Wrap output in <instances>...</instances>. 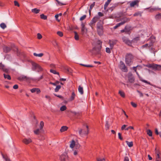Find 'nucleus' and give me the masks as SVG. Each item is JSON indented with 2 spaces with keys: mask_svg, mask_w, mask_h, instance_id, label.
Returning <instances> with one entry per match:
<instances>
[{
  "mask_svg": "<svg viewBox=\"0 0 161 161\" xmlns=\"http://www.w3.org/2000/svg\"><path fill=\"white\" fill-rule=\"evenodd\" d=\"M133 56L130 53L127 54L125 57L126 64L129 66L130 65L133 63Z\"/></svg>",
  "mask_w": 161,
  "mask_h": 161,
  "instance_id": "1",
  "label": "nucleus"
},
{
  "mask_svg": "<svg viewBox=\"0 0 161 161\" xmlns=\"http://www.w3.org/2000/svg\"><path fill=\"white\" fill-rule=\"evenodd\" d=\"M32 69L33 71H37L38 72H40L43 70V69L38 64L34 62H32Z\"/></svg>",
  "mask_w": 161,
  "mask_h": 161,
  "instance_id": "2",
  "label": "nucleus"
},
{
  "mask_svg": "<svg viewBox=\"0 0 161 161\" xmlns=\"http://www.w3.org/2000/svg\"><path fill=\"white\" fill-rule=\"evenodd\" d=\"M102 42L100 40H98L97 42V44L98 45V46L97 48L96 47H95L93 48V50L94 51H95V53L96 54H99L100 53V50L102 47Z\"/></svg>",
  "mask_w": 161,
  "mask_h": 161,
  "instance_id": "3",
  "label": "nucleus"
},
{
  "mask_svg": "<svg viewBox=\"0 0 161 161\" xmlns=\"http://www.w3.org/2000/svg\"><path fill=\"white\" fill-rule=\"evenodd\" d=\"M137 38H136L133 39L132 41H130L129 40L127 37L124 36L122 37V39L123 42H125V44L128 45L129 46H130L132 44V42L135 41L136 40H137Z\"/></svg>",
  "mask_w": 161,
  "mask_h": 161,
  "instance_id": "4",
  "label": "nucleus"
},
{
  "mask_svg": "<svg viewBox=\"0 0 161 161\" xmlns=\"http://www.w3.org/2000/svg\"><path fill=\"white\" fill-rule=\"evenodd\" d=\"M119 68L122 71L124 72L127 71V68L126 67L124 63L122 61H120L119 62Z\"/></svg>",
  "mask_w": 161,
  "mask_h": 161,
  "instance_id": "5",
  "label": "nucleus"
},
{
  "mask_svg": "<svg viewBox=\"0 0 161 161\" xmlns=\"http://www.w3.org/2000/svg\"><path fill=\"white\" fill-rule=\"evenodd\" d=\"M87 129L86 130H84L82 129H80L79 131V133L80 135L81 136H83L85 135H87L89 132L88 127L87 125L86 126Z\"/></svg>",
  "mask_w": 161,
  "mask_h": 161,
  "instance_id": "6",
  "label": "nucleus"
},
{
  "mask_svg": "<svg viewBox=\"0 0 161 161\" xmlns=\"http://www.w3.org/2000/svg\"><path fill=\"white\" fill-rule=\"evenodd\" d=\"M44 125V123L43 121H41L40 123V128L34 130V133L35 134L38 135L41 132V131L42 130V129Z\"/></svg>",
  "mask_w": 161,
  "mask_h": 161,
  "instance_id": "7",
  "label": "nucleus"
},
{
  "mask_svg": "<svg viewBox=\"0 0 161 161\" xmlns=\"http://www.w3.org/2000/svg\"><path fill=\"white\" fill-rule=\"evenodd\" d=\"M18 79L20 81L25 80L28 81L32 79L24 75H21L18 77Z\"/></svg>",
  "mask_w": 161,
  "mask_h": 161,
  "instance_id": "8",
  "label": "nucleus"
},
{
  "mask_svg": "<svg viewBox=\"0 0 161 161\" xmlns=\"http://www.w3.org/2000/svg\"><path fill=\"white\" fill-rule=\"evenodd\" d=\"M61 161H69V159L66 153L63 154L60 157Z\"/></svg>",
  "mask_w": 161,
  "mask_h": 161,
  "instance_id": "9",
  "label": "nucleus"
},
{
  "mask_svg": "<svg viewBox=\"0 0 161 161\" xmlns=\"http://www.w3.org/2000/svg\"><path fill=\"white\" fill-rule=\"evenodd\" d=\"M136 72L137 75L139 78V80H141V81H142V82H143L145 83L148 84L151 86H153V85L152 84H151L150 82H148L147 80H143L142 77L140 76V75H139L138 73V72L137 71Z\"/></svg>",
  "mask_w": 161,
  "mask_h": 161,
  "instance_id": "10",
  "label": "nucleus"
},
{
  "mask_svg": "<svg viewBox=\"0 0 161 161\" xmlns=\"http://www.w3.org/2000/svg\"><path fill=\"white\" fill-rule=\"evenodd\" d=\"M128 80L130 83H134L135 81L134 77L131 74L128 75Z\"/></svg>",
  "mask_w": 161,
  "mask_h": 161,
  "instance_id": "11",
  "label": "nucleus"
},
{
  "mask_svg": "<svg viewBox=\"0 0 161 161\" xmlns=\"http://www.w3.org/2000/svg\"><path fill=\"white\" fill-rule=\"evenodd\" d=\"M153 69L155 70H161V65L154 64Z\"/></svg>",
  "mask_w": 161,
  "mask_h": 161,
  "instance_id": "12",
  "label": "nucleus"
},
{
  "mask_svg": "<svg viewBox=\"0 0 161 161\" xmlns=\"http://www.w3.org/2000/svg\"><path fill=\"white\" fill-rule=\"evenodd\" d=\"M22 142L25 144H28L31 142L32 140L30 138H25L22 140Z\"/></svg>",
  "mask_w": 161,
  "mask_h": 161,
  "instance_id": "13",
  "label": "nucleus"
},
{
  "mask_svg": "<svg viewBox=\"0 0 161 161\" xmlns=\"http://www.w3.org/2000/svg\"><path fill=\"white\" fill-rule=\"evenodd\" d=\"M0 69L2 70L3 72L5 73H8L9 71V69L6 68L5 66L0 63Z\"/></svg>",
  "mask_w": 161,
  "mask_h": 161,
  "instance_id": "14",
  "label": "nucleus"
},
{
  "mask_svg": "<svg viewBox=\"0 0 161 161\" xmlns=\"http://www.w3.org/2000/svg\"><path fill=\"white\" fill-rule=\"evenodd\" d=\"M98 20V17H94L92 20L90 22V25H92L94 24Z\"/></svg>",
  "mask_w": 161,
  "mask_h": 161,
  "instance_id": "15",
  "label": "nucleus"
},
{
  "mask_svg": "<svg viewBox=\"0 0 161 161\" xmlns=\"http://www.w3.org/2000/svg\"><path fill=\"white\" fill-rule=\"evenodd\" d=\"M81 25V32L83 34H86L87 32V30L85 26V25L83 24H82Z\"/></svg>",
  "mask_w": 161,
  "mask_h": 161,
  "instance_id": "16",
  "label": "nucleus"
},
{
  "mask_svg": "<svg viewBox=\"0 0 161 161\" xmlns=\"http://www.w3.org/2000/svg\"><path fill=\"white\" fill-rule=\"evenodd\" d=\"M126 20H124L122 22L118 23L116 25H115L114 27V29H116L117 28L119 27L121 25L124 24L126 22Z\"/></svg>",
  "mask_w": 161,
  "mask_h": 161,
  "instance_id": "17",
  "label": "nucleus"
},
{
  "mask_svg": "<svg viewBox=\"0 0 161 161\" xmlns=\"http://www.w3.org/2000/svg\"><path fill=\"white\" fill-rule=\"evenodd\" d=\"M68 127L66 126H62L60 129V131H61V132H64L65 131L67 130H68Z\"/></svg>",
  "mask_w": 161,
  "mask_h": 161,
  "instance_id": "18",
  "label": "nucleus"
},
{
  "mask_svg": "<svg viewBox=\"0 0 161 161\" xmlns=\"http://www.w3.org/2000/svg\"><path fill=\"white\" fill-rule=\"evenodd\" d=\"M3 49L4 52L6 53L8 52L11 50V48L9 47L6 46L4 47H3Z\"/></svg>",
  "mask_w": 161,
  "mask_h": 161,
  "instance_id": "19",
  "label": "nucleus"
},
{
  "mask_svg": "<svg viewBox=\"0 0 161 161\" xmlns=\"http://www.w3.org/2000/svg\"><path fill=\"white\" fill-rule=\"evenodd\" d=\"M75 146V142L74 140H72L70 142L69 145L70 147L71 148H73Z\"/></svg>",
  "mask_w": 161,
  "mask_h": 161,
  "instance_id": "20",
  "label": "nucleus"
},
{
  "mask_svg": "<svg viewBox=\"0 0 161 161\" xmlns=\"http://www.w3.org/2000/svg\"><path fill=\"white\" fill-rule=\"evenodd\" d=\"M78 90L81 94H83L84 93L83 87L79 86L78 87Z\"/></svg>",
  "mask_w": 161,
  "mask_h": 161,
  "instance_id": "21",
  "label": "nucleus"
},
{
  "mask_svg": "<svg viewBox=\"0 0 161 161\" xmlns=\"http://www.w3.org/2000/svg\"><path fill=\"white\" fill-rule=\"evenodd\" d=\"M138 1H134L132 2L130 4V6L131 7H133L135 5H136Z\"/></svg>",
  "mask_w": 161,
  "mask_h": 161,
  "instance_id": "22",
  "label": "nucleus"
},
{
  "mask_svg": "<svg viewBox=\"0 0 161 161\" xmlns=\"http://www.w3.org/2000/svg\"><path fill=\"white\" fill-rule=\"evenodd\" d=\"M75 97V92H72L71 95L70 97V98L69 99L71 101H72L73 100H74Z\"/></svg>",
  "mask_w": 161,
  "mask_h": 161,
  "instance_id": "23",
  "label": "nucleus"
},
{
  "mask_svg": "<svg viewBox=\"0 0 161 161\" xmlns=\"http://www.w3.org/2000/svg\"><path fill=\"white\" fill-rule=\"evenodd\" d=\"M125 142L129 147H131L133 146V143L132 142H129L128 141H125Z\"/></svg>",
  "mask_w": 161,
  "mask_h": 161,
  "instance_id": "24",
  "label": "nucleus"
},
{
  "mask_svg": "<svg viewBox=\"0 0 161 161\" xmlns=\"http://www.w3.org/2000/svg\"><path fill=\"white\" fill-rule=\"evenodd\" d=\"M111 0H108L105 3L104 5V9L106 10L108 6L111 2Z\"/></svg>",
  "mask_w": 161,
  "mask_h": 161,
  "instance_id": "25",
  "label": "nucleus"
},
{
  "mask_svg": "<svg viewBox=\"0 0 161 161\" xmlns=\"http://www.w3.org/2000/svg\"><path fill=\"white\" fill-rule=\"evenodd\" d=\"M33 55L36 57H42L43 55V54L42 53H41L39 54H37L35 53H33Z\"/></svg>",
  "mask_w": 161,
  "mask_h": 161,
  "instance_id": "26",
  "label": "nucleus"
},
{
  "mask_svg": "<svg viewBox=\"0 0 161 161\" xmlns=\"http://www.w3.org/2000/svg\"><path fill=\"white\" fill-rule=\"evenodd\" d=\"M31 11L32 12L35 13V14H38L39 12L40 11V9H37L36 8H35L33 9H32Z\"/></svg>",
  "mask_w": 161,
  "mask_h": 161,
  "instance_id": "27",
  "label": "nucleus"
},
{
  "mask_svg": "<svg viewBox=\"0 0 161 161\" xmlns=\"http://www.w3.org/2000/svg\"><path fill=\"white\" fill-rule=\"evenodd\" d=\"M109 43L111 49H112L114 44V42L113 41L110 40L109 42Z\"/></svg>",
  "mask_w": 161,
  "mask_h": 161,
  "instance_id": "28",
  "label": "nucleus"
},
{
  "mask_svg": "<svg viewBox=\"0 0 161 161\" xmlns=\"http://www.w3.org/2000/svg\"><path fill=\"white\" fill-rule=\"evenodd\" d=\"M153 63L152 64H147L144 65V66L147 67L148 68H151L153 69Z\"/></svg>",
  "mask_w": 161,
  "mask_h": 161,
  "instance_id": "29",
  "label": "nucleus"
},
{
  "mask_svg": "<svg viewBox=\"0 0 161 161\" xmlns=\"http://www.w3.org/2000/svg\"><path fill=\"white\" fill-rule=\"evenodd\" d=\"M97 31L99 35L101 36L103 34V29H97Z\"/></svg>",
  "mask_w": 161,
  "mask_h": 161,
  "instance_id": "30",
  "label": "nucleus"
},
{
  "mask_svg": "<svg viewBox=\"0 0 161 161\" xmlns=\"http://www.w3.org/2000/svg\"><path fill=\"white\" fill-rule=\"evenodd\" d=\"M4 77L5 79H7L8 80H10L11 79L10 76L8 75H6L5 74H3Z\"/></svg>",
  "mask_w": 161,
  "mask_h": 161,
  "instance_id": "31",
  "label": "nucleus"
},
{
  "mask_svg": "<svg viewBox=\"0 0 161 161\" xmlns=\"http://www.w3.org/2000/svg\"><path fill=\"white\" fill-rule=\"evenodd\" d=\"M97 14L98 16H95L94 17H98V20L100 19V17H102L103 16V14L101 12H98V13Z\"/></svg>",
  "mask_w": 161,
  "mask_h": 161,
  "instance_id": "32",
  "label": "nucleus"
},
{
  "mask_svg": "<svg viewBox=\"0 0 161 161\" xmlns=\"http://www.w3.org/2000/svg\"><path fill=\"white\" fill-rule=\"evenodd\" d=\"M155 19L157 20H158L161 18V13H159L156 15L155 16Z\"/></svg>",
  "mask_w": 161,
  "mask_h": 161,
  "instance_id": "33",
  "label": "nucleus"
},
{
  "mask_svg": "<svg viewBox=\"0 0 161 161\" xmlns=\"http://www.w3.org/2000/svg\"><path fill=\"white\" fill-rule=\"evenodd\" d=\"M95 4V3L93 2L92 3L90 6V9H89V12L90 14L91 13V11L92 9L94 7Z\"/></svg>",
  "mask_w": 161,
  "mask_h": 161,
  "instance_id": "34",
  "label": "nucleus"
},
{
  "mask_svg": "<svg viewBox=\"0 0 161 161\" xmlns=\"http://www.w3.org/2000/svg\"><path fill=\"white\" fill-rule=\"evenodd\" d=\"M75 33V39L76 40H78L79 39V36L76 31L74 32Z\"/></svg>",
  "mask_w": 161,
  "mask_h": 161,
  "instance_id": "35",
  "label": "nucleus"
},
{
  "mask_svg": "<svg viewBox=\"0 0 161 161\" xmlns=\"http://www.w3.org/2000/svg\"><path fill=\"white\" fill-rule=\"evenodd\" d=\"M160 8H158L157 7H153L151 8L150 9V12H153L154 11H156L157 10H159Z\"/></svg>",
  "mask_w": 161,
  "mask_h": 161,
  "instance_id": "36",
  "label": "nucleus"
},
{
  "mask_svg": "<svg viewBox=\"0 0 161 161\" xmlns=\"http://www.w3.org/2000/svg\"><path fill=\"white\" fill-rule=\"evenodd\" d=\"M160 8H158L157 7H153L151 8L150 9V12H153L154 11H156L157 10H159Z\"/></svg>",
  "mask_w": 161,
  "mask_h": 161,
  "instance_id": "37",
  "label": "nucleus"
},
{
  "mask_svg": "<svg viewBox=\"0 0 161 161\" xmlns=\"http://www.w3.org/2000/svg\"><path fill=\"white\" fill-rule=\"evenodd\" d=\"M50 72L53 73L54 74H57L59 76V73L58 72H57L56 70L51 69L50 70Z\"/></svg>",
  "mask_w": 161,
  "mask_h": 161,
  "instance_id": "38",
  "label": "nucleus"
},
{
  "mask_svg": "<svg viewBox=\"0 0 161 161\" xmlns=\"http://www.w3.org/2000/svg\"><path fill=\"white\" fill-rule=\"evenodd\" d=\"M147 133L150 136H152V132L150 130H147Z\"/></svg>",
  "mask_w": 161,
  "mask_h": 161,
  "instance_id": "39",
  "label": "nucleus"
},
{
  "mask_svg": "<svg viewBox=\"0 0 161 161\" xmlns=\"http://www.w3.org/2000/svg\"><path fill=\"white\" fill-rule=\"evenodd\" d=\"M1 27L3 29H5L6 27V25L4 23H2L0 25Z\"/></svg>",
  "mask_w": 161,
  "mask_h": 161,
  "instance_id": "40",
  "label": "nucleus"
},
{
  "mask_svg": "<svg viewBox=\"0 0 161 161\" xmlns=\"http://www.w3.org/2000/svg\"><path fill=\"white\" fill-rule=\"evenodd\" d=\"M40 17L42 19H43L44 20H46L47 19V16L43 14H41L40 15Z\"/></svg>",
  "mask_w": 161,
  "mask_h": 161,
  "instance_id": "41",
  "label": "nucleus"
},
{
  "mask_svg": "<svg viewBox=\"0 0 161 161\" xmlns=\"http://www.w3.org/2000/svg\"><path fill=\"white\" fill-rule=\"evenodd\" d=\"M61 88V86L60 85H58L56 86V88L55 89V91L57 92L58 91L59 89Z\"/></svg>",
  "mask_w": 161,
  "mask_h": 161,
  "instance_id": "42",
  "label": "nucleus"
},
{
  "mask_svg": "<svg viewBox=\"0 0 161 161\" xmlns=\"http://www.w3.org/2000/svg\"><path fill=\"white\" fill-rule=\"evenodd\" d=\"M66 107L64 105L61 107L60 110L62 111H64L66 109Z\"/></svg>",
  "mask_w": 161,
  "mask_h": 161,
  "instance_id": "43",
  "label": "nucleus"
},
{
  "mask_svg": "<svg viewBox=\"0 0 161 161\" xmlns=\"http://www.w3.org/2000/svg\"><path fill=\"white\" fill-rule=\"evenodd\" d=\"M3 158L5 159V161H10L9 159L7 156H4L2 154Z\"/></svg>",
  "mask_w": 161,
  "mask_h": 161,
  "instance_id": "44",
  "label": "nucleus"
},
{
  "mask_svg": "<svg viewBox=\"0 0 161 161\" xmlns=\"http://www.w3.org/2000/svg\"><path fill=\"white\" fill-rule=\"evenodd\" d=\"M80 65L87 67H93V65L89 64H80Z\"/></svg>",
  "mask_w": 161,
  "mask_h": 161,
  "instance_id": "45",
  "label": "nucleus"
},
{
  "mask_svg": "<svg viewBox=\"0 0 161 161\" xmlns=\"http://www.w3.org/2000/svg\"><path fill=\"white\" fill-rule=\"evenodd\" d=\"M119 93L122 97H125V93L123 92L119 91Z\"/></svg>",
  "mask_w": 161,
  "mask_h": 161,
  "instance_id": "46",
  "label": "nucleus"
},
{
  "mask_svg": "<svg viewBox=\"0 0 161 161\" xmlns=\"http://www.w3.org/2000/svg\"><path fill=\"white\" fill-rule=\"evenodd\" d=\"M57 34L60 36L62 37L63 36V34L62 32L60 31H58L57 32Z\"/></svg>",
  "mask_w": 161,
  "mask_h": 161,
  "instance_id": "47",
  "label": "nucleus"
},
{
  "mask_svg": "<svg viewBox=\"0 0 161 161\" xmlns=\"http://www.w3.org/2000/svg\"><path fill=\"white\" fill-rule=\"evenodd\" d=\"M86 17V15H84L80 18V20L81 21L85 19Z\"/></svg>",
  "mask_w": 161,
  "mask_h": 161,
  "instance_id": "48",
  "label": "nucleus"
},
{
  "mask_svg": "<svg viewBox=\"0 0 161 161\" xmlns=\"http://www.w3.org/2000/svg\"><path fill=\"white\" fill-rule=\"evenodd\" d=\"M52 43L53 45L55 46H58V44L55 40L53 41Z\"/></svg>",
  "mask_w": 161,
  "mask_h": 161,
  "instance_id": "49",
  "label": "nucleus"
},
{
  "mask_svg": "<svg viewBox=\"0 0 161 161\" xmlns=\"http://www.w3.org/2000/svg\"><path fill=\"white\" fill-rule=\"evenodd\" d=\"M160 154H157L156 156V159L158 160H161V156H160Z\"/></svg>",
  "mask_w": 161,
  "mask_h": 161,
  "instance_id": "50",
  "label": "nucleus"
},
{
  "mask_svg": "<svg viewBox=\"0 0 161 161\" xmlns=\"http://www.w3.org/2000/svg\"><path fill=\"white\" fill-rule=\"evenodd\" d=\"M37 37L39 39H41L42 37V36L40 33H38L37 34Z\"/></svg>",
  "mask_w": 161,
  "mask_h": 161,
  "instance_id": "51",
  "label": "nucleus"
},
{
  "mask_svg": "<svg viewBox=\"0 0 161 161\" xmlns=\"http://www.w3.org/2000/svg\"><path fill=\"white\" fill-rule=\"evenodd\" d=\"M127 126V125H123L121 128V130H125V128H126V127Z\"/></svg>",
  "mask_w": 161,
  "mask_h": 161,
  "instance_id": "52",
  "label": "nucleus"
},
{
  "mask_svg": "<svg viewBox=\"0 0 161 161\" xmlns=\"http://www.w3.org/2000/svg\"><path fill=\"white\" fill-rule=\"evenodd\" d=\"M148 44L147 43L146 44H145L142 46L141 47V48H147L148 47Z\"/></svg>",
  "mask_w": 161,
  "mask_h": 161,
  "instance_id": "53",
  "label": "nucleus"
},
{
  "mask_svg": "<svg viewBox=\"0 0 161 161\" xmlns=\"http://www.w3.org/2000/svg\"><path fill=\"white\" fill-rule=\"evenodd\" d=\"M105 127L107 129H108L109 127V125L108 123V122H106L105 124Z\"/></svg>",
  "mask_w": 161,
  "mask_h": 161,
  "instance_id": "54",
  "label": "nucleus"
},
{
  "mask_svg": "<svg viewBox=\"0 0 161 161\" xmlns=\"http://www.w3.org/2000/svg\"><path fill=\"white\" fill-rule=\"evenodd\" d=\"M130 129L133 130L134 129V127L133 126H129L128 127L126 128H125V130H128Z\"/></svg>",
  "mask_w": 161,
  "mask_h": 161,
  "instance_id": "55",
  "label": "nucleus"
},
{
  "mask_svg": "<svg viewBox=\"0 0 161 161\" xmlns=\"http://www.w3.org/2000/svg\"><path fill=\"white\" fill-rule=\"evenodd\" d=\"M119 138L121 140H123V138L121 137V134L120 133H118Z\"/></svg>",
  "mask_w": 161,
  "mask_h": 161,
  "instance_id": "56",
  "label": "nucleus"
},
{
  "mask_svg": "<svg viewBox=\"0 0 161 161\" xmlns=\"http://www.w3.org/2000/svg\"><path fill=\"white\" fill-rule=\"evenodd\" d=\"M106 51L107 53H110L111 52L110 49L108 47H107L106 48Z\"/></svg>",
  "mask_w": 161,
  "mask_h": 161,
  "instance_id": "57",
  "label": "nucleus"
},
{
  "mask_svg": "<svg viewBox=\"0 0 161 161\" xmlns=\"http://www.w3.org/2000/svg\"><path fill=\"white\" fill-rule=\"evenodd\" d=\"M97 161H104L105 159L104 158H97Z\"/></svg>",
  "mask_w": 161,
  "mask_h": 161,
  "instance_id": "58",
  "label": "nucleus"
},
{
  "mask_svg": "<svg viewBox=\"0 0 161 161\" xmlns=\"http://www.w3.org/2000/svg\"><path fill=\"white\" fill-rule=\"evenodd\" d=\"M36 88H33L31 89V92L32 93H34V92H35L36 91Z\"/></svg>",
  "mask_w": 161,
  "mask_h": 161,
  "instance_id": "59",
  "label": "nucleus"
},
{
  "mask_svg": "<svg viewBox=\"0 0 161 161\" xmlns=\"http://www.w3.org/2000/svg\"><path fill=\"white\" fill-rule=\"evenodd\" d=\"M103 27L102 25H99L98 24H97V29H103Z\"/></svg>",
  "mask_w": 161,
  "mask_h": 161,
  "instance_id": "60",
  "label": "nucleus"
},
{
  "mask_svg": "<svg viewBox=\"0 0 161 161\" xmlns=\"http://www.w3.org/2000/svg\"><path fill=\"white\" fill-rule=\"evenodd\" d=\"M137 92L139 94L140 97H142L143 96V94L142 92L138 90H137Z\"/></svg>",
  "mask_w": 161,
  "mask_h": 161,
  "instance_id": "61",
  "label": "nucleus"
},
{
  "mask_svg": "<svg viewBox=\"0 0 161 161\" xmlns=\"http://www.w3.org/2000/svg\"><path fill=\"white\" fill-rule=\"evenodd\" d=\"M155 133L156 135H159V134L161 133V132H158L157 129L156 128L155 129Z\"/></svg>",
  "mask_w": 161,
  "mask_h": 161,
  "instance_id": "62",
  "label": "nucleus"
},
{
  "mask_svg": "<svg viewBox=\"0 0 161 161\" xmlns=\"http://www.w3.org/2000/svg\"><path fill=\"white\" fill-rule=\"evenodd\" d=\"M14 5L15 6H17L18 7H19V3H18V2H17L16 1H14Z\"/></svg>",
  "mask_w": 161,
  "mask_h": 161,
  "instance_id": "63",
  "label": "nucleus"
},
{
  "mask_svg": "<svg viewBox=\"0 0 161 161\" xmlns=\"http://www.w3.org/2000/svg\"><path fill=\"white\" fill-rule=\"evenodd\" d=\"M131 104L133 107L135 108L137 106L136 104L133 102H131Z\"/></svg>",
  "mask_w": 161,
  "mask_h": 161,
  "instance_id": "64",
  "label": "nucleus"
}]
</instances>
